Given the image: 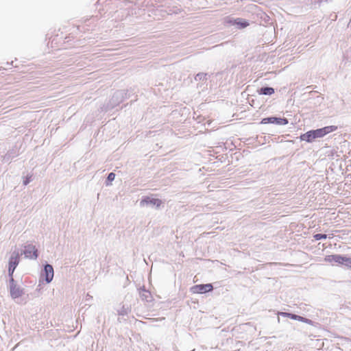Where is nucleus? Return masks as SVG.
<instances>
[{
  "label": "nucleus",
  "mask_w": 351,
  "mask_h": 351,
  "mask_svg": "<svg viewBox=\"0 0 351 351\" xmlns=\"http://www.w3.org/2000/svg\"><path fill=\"white\" fill-rule=\"evenodd\" d=\"M337 129V127L335 125H329L317 130H312L302 134L300 139L301 141L311 143L315 138L324 137L325 135L335 131Z\"/></svg>",
  "instance_id": "obj_1"
},
{
  "label": "nucleus",
  "mask_w": 351,
  "mask_h": 351,
  "mask_svg": "<svg viewBox=\"0 0 351 351\" xmlns=\"http://www.w3.org/2000/svg\"><path fill=\"white\" fill-rule=\"evenodd\" d=\"M10 293L12 299H16L23 294V289L21 287L13 278L10 279Z\"/></svg>",
  "instance_id": "obj_2"
},
{
  "label": "nucleus",
  "mask_w": 351,
  "mask_h": 351,
  "mask_svg": "<svg viewBox=\"0 0 351 351\" xmlns=\"http://www.w3.org/2000/svg\"><path fill=\"white\" fill-rule=\"evenodd\" d=\"M161 204H162V200H160V199L154 198L153 197H149V196L143 197L140 202V206L142 207L150 206L156 207V208H158Z\"/></svg>",
  "instance_id": "obj_3"
},
{
  "label": "nucleus",
  "mask_w": 351,
  "mask_h": 351,
  "mask_svg": "<svg viewBox=\"0 0 351 351\" xmlns=\"http://www.w3.org/2000/svg\"><path fill=\"white\" fill-rule=\"evenodd\" d=\"M289 123L288 119L287 118H280L276 117H266L262 119L261 123L267 124V123H274L279 125H285Z\"/></svg>",
  "instance_id": "obj_4"
},
{
  "label": "nucleus",
  "mask_w": 351,
  "mask_h": 351,
  "mask_svg": "<svg viewBox=\"0 0 351 351\" xmlns=\"http://www.w3.org/2000/svg\"><path fill=\"white\" fill-rule=\"evenodd\" d=\"M53 268L52 265L46 264L41 272V278H43L47 283H49L53 280Z\"/></svg>",
  "instance_id": "obj_5"
},
{
  "label": "nucleus",
  "mask_w": 351,
  "mask_h": 351,
  "mask_svg": "<svg viewBox=\"0 0 351 351\" xmlns=\"http://www.w3.org/2000/svg\"><path fill=\"white\" fill-rule=\"evenodd\" d=\"M348 257L340 254H332L326 256L325 258L326 261L329 263H336L338 264L344 265L346 266V263Z\"/></svg>",
  "instance_id": "obj_6"
},
{
  "label": "nucleus",
  "mask_w": 351,
  "mask_h": 351,
  "mask_svg": "<svg viewBox=\"0 0 351 351\" xmlns=\"http://www.w3.org/2000/svg\"><path fill=\"white\" fill-rule=\"evenodd\" d=\"M23 254L26 258L31 259H36L38 254V250H36L35 245H27L25 246V250L21 252V254Z\"/></svg>",
  "instance_id": "obj_7"
},
{
  "label": "nucleus",
  "mask_w": 351,
  "mask_h": 351,
  "mask_svg": "<svg viewBox=\"0 0 351 351\" xmlns=\"http://www.w3.org/2000/svg\"><path fill=\"white\" fill-rule=\"evenodd\" d=\"M193 293H204L211 291L213 289V285L210 283L204 285H195L191 288Z\"/></svg>",
  "instance_id": "obj_8"
},
{
  "label": "nucleus",
  "mask_w": 351,
  "mask_h": 351,
  "mask_svg": "<svg viewBox=\"0 0 351 351\" xmlns=\"http://www.w3.org/2000/svg\"><path fill=\"white\" fill-rule=\"evenodd\" d=\"M226 22L230 25H237L238 28H245L249 25L247 21L241 18H228Z\"/></svg>",
  "instance_id": "obj_9"
},
{
  "label": "nucleus",
  "mask_w": 351,
  "mask_h": 351,
  "mask_svg": "<svg viewBox=\"0 0 351 351\" xmlns=\"http://www.w3.org/2000/svg\"><path fill=\"white\" fill-rule=\"evenodd\" d=\"M117 312L119 317H122L123 318L124 316L128 315L131 312V305L127 303H123L117 308ZM121 319V317L118 318V320L120 322Z\"/></svg>",
  "instance_id": "obj_10"
},
{
  "label": "nucleus",
  "mask_w": 351,
  "mask_h": 351,
  "mask_svg": "<svg viewBox=\"0 0 351 351\" xmlns=\"http://www.w3.org/2000/svg\"><path fill=\"white\" fill-rule=\"evenodd\" d=\"M20 253L17 250H14L9 259L8 265L10 267H14L16 269L17 265L19 263L20 261Z\"/></svg>",
  "instance_id": "obj_11"
},
{
  "label": "nucleus",
  "mask_w": 351,
  "mask_h": 351,
  "mask_svg": "<svg viewBox=\"0 0 351 351\" xmlns=\"http://www.w3.org/2000/svg\"><path fill=\"white\" fill-rule=\"evenodd\" d=\"M123 90H117L116 91L112 97V106H114L115 105H117V104H119V102L122 101V99L123 97Z\"/></svg>",
  "instance_id": "obj_12"
},
{
  "label": "nucleus",
  "mask_w": 351,
  "mask_h": 351,
  "mask_svg": "<svg viewBox=\"0 0 351 351\" xmlns=\"http://www.w3.org/2000/svg\"><path fill=\"white\" fill-rule=\"evenodd\" d=\"M257 91L260 95H271L274 93V88L272 87L264 86L259 88Z\"/></svg>",
  "instance_id": "obj_13"
},
{
  "label": "nucleus",
  "mask_w": 351,
  "mask_h": 351,
  "mask_svg": "<svg viewBox=\"0 0 351 351\" xmlns=\"http://www.w3.org/2000/svg\"><path fill=\"white\" fill-rule=\"evenodd\" d=\"M141 298H142V300H146V301H150V298H151V294L149 292L145 291V289H143L141 293Z\"/></svg>",
  "instance_id": "obj_14"
},
{
  "label": "nucleus",
  "mask_w": 351,
  "mask_h": 351,
  "mask_svg": "<svg viewBox=\"0 0 351 351\" xmlns=\"http://www.w3.org/2000/svg\"><path fill=\"white\" fill-rule=\"evenodd\" d=\"M207 73H197L195 77V80L197 82H204L206 80Z\"/></svg>",
  "instance_id": "obj_15"
},
{
  "label": "nucleus",
  "mask_w": 351,
  "mask_h": 351,
  "mask_svg": "<svg viewBox=\"0 0 351 351\" xmlns=\"http://www.w3.org/2000/svg\"><path fill=\"white\" fill-rule=\"evenodd\" d=\"M115 178V174L112 172L110 173L107 177L106 184L107 186L111 184V182H112Z\"/></svg>",
  "instance_id": "obj_16"
},
{
  "label": "nucleus",
  "mask_w": 351,
  "mask_h": 351,
  "mask_svg": "<svg viewBox=\"0 0 351 351\" xmlns=\"http://www.w3.org/2000/svg\"><path fill=\"white\" fill-rule=\"evenodd\" d=\"M313 237L315 240L319 241L321 239H326L328 237V236L326 234H314Z\"/></svg>",
  "instance_id": "obj_17"
},
{
  "label": "nucleus",
  "mask_w": 351,
  "mask_h": 351,
  "mask_svg": "<svg viewBox=\"0 0 351 351\" xmlns=\"http://www.w3.org/2000/svg\"><path fill=\"white\" fill-rule=\"evenodd\" d=\"M32 175L27 176L26 178L23 180V184L27 185L32 181Z\"/></svg>",
  "instance_id": "obj_18"
},
{
  "label": "nucleus",
  "mask_w": 351,
  "mask_h": 351,
  "mask_svg": "<svg viewBox=\"0 0 351 351\" xmlns=\"http://www.w3.org/2000/svg\"><path fill=\"white\" fill-rule=\"evenodd\" d=\"M14 270H15V268L10 267V266L8 267V275L10 278V279H12V278H13V274H14Z\"/></svg>",
  "instance_id": "obj_19"
},
{
  "label": "nucleus",
  "mask_w": 351,
  "mask_h": 351,
  "mask_svg": "<svg viewBox=\"0 0 351 351\" xmlns=\"http://www.w3.org/2000/svg\"><path fill=\"white\" fill-rule=\"evenodd\" d=\"M302 322H304V323H306V324H312L313 322L312 320L309 319H307L306 317H302Z\"/></svg>",
  "instance_id": "obj_20"
},
{
  "label": "nucleus",
  "mask_w": 351,
  "mask_h": 351,
  "mask_svg": "<svg viewBox=\"0 0 351 351\" xmlns=\"http://www.w3.org/2000/svg\"><path fill=\"white\" fill-rule=\"evenodd\" d=\"M279 315L282 316V317H289L290 318L291 313H287V312H280V313H279Z\"/></svg>",
  "instance_id": "obj_21"
},
{
  "label": "nucleus",
  "mask_w": 351,
  "mask_h": 351,
  "mask_svg": "<svg viewBox=\"0 0 351 351\" xmlns=\"http://www.w3.org/2000/svg\"><path fill=\"white\" fill-rule=\"evenodd\" d=\"M346 266L351 268V258H348Z\"/></svg>",
  "instance_id": "obj_22"
},
{
  "label": "nucleus",
  "mask_w": 351,
  "mask_h": 351,
  "mask_svg": "<svg viewBox=\"0 0 351 351\" xmlns=\"http://www.w3.org/2000/svg\"><path fill=\"white\" fill-rule=\"evenodd\" d=\"M296 315H295V314L291 313L290 318L295 320Z\"/></svg>",
  "instance_id": "obj_23"
},
{
  "label": "nucleus",
  "mask_w": 351,
  "mask_h": 351,
  "mask_svg": "<svg viewBox=\"0 0 351 351\" xmlns=\"http://www.w3.org/2000/svg\"><path fill=\"white\" fill-rule=\"evenodd\" d=\"M302 316H300V315H296V318H295V320H298V321H300L301 322L302 321Z\"/></svg>",
  "instance_id": "obj_24"
}]
</instances>
